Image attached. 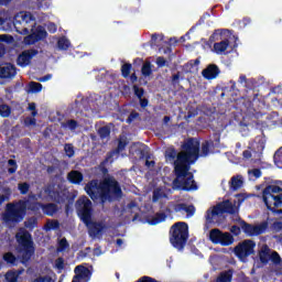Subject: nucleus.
I'll list each match as a JSON object with an SVG mask.
<instances>
[{
    "mask_svg": "<svg viewBox=\"0 0 282 282\" xmlns=\"http://www.w3.org/2000/svg\"><path fill=\"white\" fill-rule=\"evenodd\" d=\"M17 69L12 64H6L0 66V78H14Z\"/></svg>",
    "mask_w": 282,
    "mask_h": 282,
    "instance_id": "obj_15",
    "label": "nucleus"
},
{
    "mask_svg": "<svg viewBox=\"0 0 282 282\" xmlns=\"http://www.w3.org/2000/svg\"><path fill=\"white\" fill-rule=\"evenodd\" d=\"M121 72H122V76H124V78H127V76H129V74H131V65L124 64L121 67Z\"/></svg>",
    "mask_w": 282,
    "mask_h": 282,
    "instance_id": "obj_40",
    "label": "nucleus"
},
{
    "mask_svg": "<svg viewBox=\"0 0 282 282\" xmlns=\"http://www.w3.org/2000/svg\"><path fill=\"white\" fill-rule=\"evenodd\" d=\"M0 41L2 43H12L13 40L11 35L2 34L0 35Z\"/></svg>",
    "mask_w": 282,
    "mask_h": 282,
    "instance_id": "obj_47",
    "label": "nucleus"
},
{
    "mask_svg": "<svg viewBox=\"0 0 282 282\" xmlns=\"http://www.w3.org/2000/svg\"><path fill=\"white\" fill-rule=\"evenodd\" d=\"M214 50L217 54H224V52H226V50H228V42L224 41L220 43H216L214 45Z\"/></svg>",
    "mask_w": 282,
    "mask_h": 282,
    "instance_id": "obj_28",
    "label": "nucleus"
},
{
    "mask_svg": "<svg viewBox=\"0 0 282 282\" xmlns=\"http://www.w3.org/2000/svg\"><path fill=\"white\" fill-rule=\"evenodd\" d=\"M243 186V177L242 176H234L230 182V188L232 191H239Z\"/></svg>",
    "mask_w": 282,
    "mask_h": 282,
    "instance_id": "obj_20",
    "label": "nucleus"
},
{
    "mask_svg": "<svg viewBox=\"0 0 282 282\" xmlns=\"http://www.w3.org/2000/svg\"><path fill=\"white\" fill-rule=\"evenodd\" d=\"M45 195H47L48 199H53L54 202H65V198L63 197L65 193H58V187L51 186L45 189Z\"/></svg>",
    "mask_w": 282,
    "mask_h": 282,
    "instance_id": "obj_14",
    "label": "nucleus"
},
{
    "mask_svg": "<svg viewBox=\"0 0 282 282\" xmlns=\"http://www.w3.org/2000/svg\"><path fill=\"white\" fill-rule=\"evenodd\" d=\"M124 147H127V143L121 139L119 141L118 151H122V149H124Z\"/></svg>",
    "mask_w": 282,
    "mask_h": 282,
    "instance_id": "obj_57",
    "label": "nucleus"
},
{
    "mask_svg": "<svg viewBox=\"0 0 282 282\" xmlns=\"http://www.w3.org/2000/svg\"><path fill=\"white\" fill-rule=\"evenodd\" d=\"M66 129H70V131H74L76 129V121L70 120L66 123Z\"/></svg>",
    "mask_w": 282,
    "mask_h": 282,
    "instance_id": "obj_49",
    "label": "nucleus"
},
{
    "mask_svg": "<svg viewBox=\"0 0 282 282\" xmlns=\"http://www.w3.org/2000/svg\"><path fill=\"white\" fill-rule=\"evenodd\" d=\"M164 219H166V215L160 213L156 214L155 217L148 219V224H150V226H158V224H162Z\"/></svg>",
    "mask_w": 282,
    "mask_h": 282,
    "instance_id": "obj_23",
    "label": "nucleus"
},
{
    "mask_svg": "<svg viewBox=\"0 0 282 282\" xmlns=\"http://www.w3.org/2000/svg\"><path fill=\"white\" fill-rule=\"evenodd\" d=\"M91 279V272L89 269L85 268L84 265H78L75 268V276L73 282H89Z\"/></svg>",
    "mask_w": 282,
    "mask_h": 282,
    "instance_id": "obj_12",
    "label": "nucleus"
},
{
    "mask_svg": "<svg viewBox=\"0 0 282 282\" xmlns=\"http://www.w3.org/2000/svg\"><path fill=\"white\" fill-rule=\"evenodd\" d=\"M224 232H220L219 229H214L209 234V239L213 243H219L221 241V236Z\"/></svg>",
    "mask_w": 282,
    "mask_h": 282,
    "instance_id": "obj_26",
    "label": "nucleus"
},
{
    "mask_svg": "<svg viewBox=\"0 0 282 282\" xmlns=\"http://www.w3.org/2000/svg\"><path fill=\"white\" fill-rule=\"evenodd\" d=\"M34 199L39 198H36V196H31L28 202L20 200L15 204H8L7 212L4 213V221H21L25 216V210H28V208H30L31 210H39V208H42L45 215L51 216L56 213L57 208L54 204L41 206L40 204L35 203L33 205H30V202H34Z\"/></svg>",
    "mask_w": 282,
    "mask_h": 282,
    "instance_id": "obj_4",
    "label": "nucleus"
},
{
    "mask_svg": "<svg viewBox=\"0 0 282 282\" xmlns=\"http://www.w3.org/2000/svg\"><path fill=\"white\" fill-rule=\"evenodd\" d=\"M25 124H28L29 127H34V124H36V119L34 118H28L25 120Z\"/></svg>",
    "mask_w": 282,
    "mask_h": 282,
    "instance_id": "obj_52",
    "label": "nucleus"
},
{
    "mask_svg": "<svg viewBox=\"0 0 282 282\" xmlns=\"http://www.w3.org/2000/svg\"><path fill=\"white\" fill-rule=\"evenodd\" d=\"M249 175H252L253 177H261V171L260 170H251V171H249Z\"/></svg>",
    "mask_w": 282,
    "mask_h": 282,
    "instance_id": "obj_50",
    "label": "nucleus"
},
{
    "mask_svg": "<svg viewBox=\"0 0 282 282\" xmlns=\"http://www.w3.org/2000/svg\"><path fill=\"white\" fill-rule=\"evenodd\" d=\"M8 19H10L8 11H0V30H8V28L4 26Z\"/></svg>",
    "mask_w": 282,
    "mask_h": 282,
    "instance_id": "obj_29",
    "label": "nucleus"
},
{
    "mask_svg": "<svg viewBox=\"0 0 282 282\" xmlns=\"http://www.w3.org/2000/svg\"><path fill=\"white\" fill-rule=\"evenodd\" d=\"M69 250V243H67V239L62 238L58 240L57 251L58 252H67Z\"/></svg>",
    "mask_w": 282,
    "mask_h": 282,
    "instance_id": "obj_30",
    "label": "nucleus"
},
{
    "mask_svg": "<svg viewBox=\"0 0 282 282\" xmlns=\"http://www.w3.org/2000/svg\"><path fill=\"white\" fill-rule=\"evenodd\" d=\"M273 160L276 166H279V169H282V147L275 152Z\"/></svg>",
    "mask_w": 282,
    "mask_h": 282,
    "instance_id": "obj_32",
    "label": "nucleus"
},
{
    "mask_svg": "<svg viewBox=\"0 0 282 282\" xmlns=\"http://www.w3.org/2000/svg\"><path fill=\"white\" fill-rule=\"evenodd\" d=\"M69 40H67L66 37H61L58 41H57V47L58 50H68L69 48Z\"/></svg>",
    "mask_w": 282,
    "mask_h": 282,
    "instance_id": "obj_31",
    "label": "nucleus"
},
{
    "mask_svg": "<svg viewBox=\"0 0 282 282\" xmlns=\"http://www.w3.org/2000/svg\"><path fill=\"white\" fill-rule=\"evenodd\" d=\"M239 227L241 228V230H243L245 234L248 235V237H257L259 235H263V232L268 230L267 223H261L259 225H248L243 223V220H240Z\"/></svg>",
    "mask_w": 282,
    "mask_h": 282,
    "instance_id": "obj_10",
    "label": "nucleus"
},
{
    "mask_svg": "<svg viewBox=\"0 0 282 282\" xmlns=\"http://www.w3.org/2000/svg\"><path fill=\"white\" fill-rule=\"evenodd\" d=\"M19 191L20 193H22V195H25V193L30 191V185H28L26 183H21L19 184Z\"/></svg>",
    "mask_w": 282,
    "mask_h": 282,
    "instance_id": "obj_44",
    "label": "nucleus"
},
{
    "mask_svg": "<svg viewBox=\"0 0 282 282\" xmlns=\"http://www.w3.org/2000/svg\"><path fill=\"white\" fill-rule=\"evenodd\" d=\"M210 148V143L208 141L203 142L202 150H200V156L206 158L208 155V149Z\"/></svg>",
    "mask_w": 282,
    "mask_h": 282,
    "instance_id": "obj_36",
    "label": "nucleus"
},
{
    "mask_svg": "<svg viewBox=\"0 0 282 282\" xmlns=\"http://www.w3.org/2000/svg\"><path fill=\"white\" fill-rule=\"evenodd\" d=\"M224 232H220L219 229H214L209 234V239L213 243H219L221 241V236Z\"/></svg>",
    "mask_w": 282,
    "mask_h": 282,
    "instance_id": "obj_25",
    "label": "nucleus"
},
{
    "mask_svg": "<svg viewBox=\"0 0 282 282\" xmlns=\"http://www.w3.org/2000/svg\"><path fill=\"white\" fill-rule=\"evenodd\" d=\"M250 155H251L250 151H245L243 152V158L248 159V158H250Z\"/></svg>",
    "mask_w": 282,
    "mask_h": 282,
    "instance_id": "obj_60",
    "label": "nucleus"
},
{
    "mask_svg": "<svg viewBox=\"0 0 282 282\" xmlns=\"http://www.w3.org/2000/svg\"><path fill=\"white\" fill-rule=\"evenodd\" d=\"M17 240L20 245V254L22 261H28L34 254V247L32 246V238L25 230H20L17 234Z\"/></svg>",
    "mask_w": 282,
    "mask_h": 282,
    "instance_id": "obj_9",
    "label": "nucleus"
},
{
    "mask_svg": "<svg viewBox=\"0 0 282 282\" xmlns=\"http://www.w3.org/2000/svg\"><path fill=\"white\" fill-rule=\"evenodd\" d=\"M55 268L57 270H63V268H65V261L63 260V258H58L56 261H55Z\"/></svg>",
    "mask_w": 282,
    "mask_h": 282,
    "instance_id": "obj_46",
    "label": "nucleus"
},
{
    "mask_svg": "<svg viewBox=\"0 0 282 282\" xmlns=\"http://www.w3.org/2000/svg\"><path fill=\"white\" fill-rule=\"evenodd\" d=\"M143 76H151V63L147 62L142 67Z\"/></svg>",
    "mask_w": 282,
    "mask_h": 282,
    "instance_id": "obj_37",
    "label": "nucleus"
},
{
    "mask_svg": "<svg viewBox=\"0 0 282 282\" xmlns=\"http://www.w3.org/2000/svg\"><path fill=\"white\" fill-rule=\"evenodd\" d=\"M274 230H282V221H276L273 225Z\"/></svg>",
    "mask_w": 282,
    "mask_h": 282,
    "instance_id": "obj_55",
    "label": "nucleus"
},
{
    "mask_svg": "<svg viewBox=\"0 0 282 282\" xmlns=\"http://www.w3.org/2000/svg\"><path fill=\"white\" fill-rule=\"evenodd\" d=\"M145 166H148V169H153V166H155V162L151 161V158L149 156L147 158Z\"/></svg>",
    "mask_w": 282,
    "mask_h": 282,
    "instance_id": "obj_51",
    "label": "nucleus"
},
{
    "mask_svg": "<svg viewBox=\"0 0 282 282\" xmlns=\"http://www.w3.org/2000/svg\"><path fill=\"white\" fill-rule=\"evenodd\" d=\"M29 109L31 112V116H33V118L36 116V104L32 102V104H29Z\"/></svg>",
    "mask_w": 282,
    "mask_h": 282,
    "instance_id": "obj_48",
    "label": "nucleus"
},
{
    "mask_svg": "<svg viewBox=\"0 0 282 282\" xmlns=\"http://www.w3.org/2000/svg\"><path fill=\"white\" fill-rule=\"evenodd\" d=\"M138 147H140L141 151H147V148L142 147L141 144H135L134 149L138 148Z\"/></svg>",
    "mask_w": 282,
    "mask_h": 282,
    "instance_id": "obj_62",
    "label": "nucleus"
},
{
    "mask_svg": "<svg viewBox=\"0 0 282 282\" xmlns=\"http://www.w3.org/2000/svg\"><path fill=\"white\" fill-rule=\"evenodd\" d=\"M47 29H48V32L54 33V32H56V24L50 23L48 26H47Z\"/></svg>",
    "mask_w": 282,
    "mask_h": 282,
    "instance_id": "obj_56",
    "label": "nucleus"
},
{
    "mask_svg": "<svg viewBox=\"0 0 282 282\" xmlns=\"http://www.w3.org/2000/svg\"><path fill=\"white\" fill-rule=\"evenodd\" d=\"M40 83H47V80H52V75H46L39 79Z\"/></svg>",
    "mask_w": 282,
    "mask_h": 282,
    "instance_id": "obj_54",
    "label": "nucleus"
},
{
    "mask_svg": "<svg viewBox=\"0 0 282 282\" xmlns=\"http://www.w3.org/2000/svg\"><path fill=\"white\" fill-rule=\"evenodd\" d=\"M2 54H6V48H3L2 45H0V56H1Z\"/></svg>",
    "mask_w": 282,
    "mask_h": 282,
    "instance_id": "obj_61",
    "label": "nucleus"
},
{
    "mask_svg": "<svg viewBox=\"0 0 282 282\" xmlns=\"http://www.w3.org/2000/svg\"><path fill=\"white\" fill-rule=\"evenodd\" d=\"M77 215L80 217L82 221L89 229V235L91 237H98L101 232L105 231V224L102 223H94L91 220V200L89 198L83 196L77 202Z\"/></svg>",
    "mask_w": 282,
    "mask_h": 282,
    "instance_id": "obj_6",
    "label": "nucleus"
},
{
    "mask_svg": "<svg viewBox=\"0 0 282 282\" xmlns=\"http://www.w3.org/2000/svg\"><path fill=\"white\" fill-rule=\"evenodd\" d=\"M34 282H54V279L50 275L40 276Z\"/></svg>",
    "mask_w": 282,
    "mask_h": 282,
    "instance_id": "obj_45",
    "label": "nucleus"
},
{
    "mask_svg": "<svg viewBox=\"0 0 282 282\" xmlns=\"http://www.w3.org/2000/svg\"><path fill=\"white\" fill-rule=\"evenodd\" d=\"M273 263H281V256L278 252L272 251L270 258Z\"/></svg>",
    "mask_w": 282,
    "mask_h": 282,
    "instance_id": "obj_39",
    "label": "nucleus"
},
{
    "mask_svg": "<svg viewBox=\"0 0 282 282\" xmlns=\"http://www.w3.org/2000/svg\"><path fill=\"white\" fill-rule=\"evenodd\" d=\"M271 254H272V251L270 250V248H268V246L263 245L259 252L260 261L262 263H268V261H270Z\"/></svg>",
    "mask_w": 282,
    "mask_h": 282,
    "instance_id": "obj_18",
    "label": "nucleus"
},
{
    "mask_svg": "<svg viewBox=\"0 0 282 282\" xmlns=\"http://www.w3.org/2000/svg\"><path fill=\"white\" fill-rule=\"evenodd\" d=\"M203 76L207 80H213L219 76V68L216 65H209L203 70Z\"/></svg>",
    "mask_w": 282,
    "mask_h": 282,
    "instance_id": "obj_16",
    "label": "nucleus"
},
{
    "mask_svg": "<svg viewBox=\"0 0 282 282\" xmlns=\"http://www.w3.org/2000/svg\"><path fill=\"white\" fill-rule=\"evenodd\" d=\"M162 197H166V192H164V189L156 188L153 194V202H160Z\"/></svg>",
    "mask_w": 282,
    "mask_h": 282,
    "instance_id": "obj_34",
    "label": "nucleus"
},
{
    "mask_svg": "<svg viewBox=\"0 0 282 282\" xmlns=\"http://www.w3.org/2000/svg\"><path fill=\"white\" fill-rule=\"evenodd\" d=\"M8 166L9 173H17V162H14V160H9Z\"/></svg>",
    "mask_w": 282,
    "mask_h": 282,
    "instance_id": "obj_43",
    "label": "nucleus"
},
{
    "mask_svg": "<svg viewBox=\"0 0 282 282\" xmlns=\"http://www.w3.org/2000/svg\"><path fill=\"white\" fill-rule=\"evenodd\" d=\"M254 242L251 240H245L235 248V254L240 259V261H246L247 257L254 253Z\"/></svg>",
    "mask_w": 282,
    "mask_h": 282,
    "instance_id": "obj_11",
    "label": "nucleus"
},
{
    "mask_svg": "<svg viewBox=\"0 0 282 282\" xmlns=\"http://www.w3.org/2000/svg\"><path fill=\"white\" fill-rule=\"evenodd\" d=\"M188 239V225L186 223H176L171 229L170 241L174 248L182 250Z\"/></svg>",
    "mask_w": 282,
    "mask_h": 282,
    "instance_id": "obj_8",
    "label": "nucleus"
},
{
    "mask_svg": "<svg viewBox=\"0 0 282 282\" xmlns=\"http://www.w3.org/2000/svg\"><path fill=\"white\" fill-rule=\"evenodd\" d=\"M10 113H12V110L10 109V106H8V105H1L0 106V116H2V118L10 117Z\"/></svg>",
    "mask_w": 282,
    "mask_h": 282,
    "instance_id": "obj_35",
    "label": "nucleus"
},
{
    "mask_svg": "<svg viewBox=\"0 0 282 282\" xmlns=\"http://www.w3.org/2000/svg\"><path fill=\"white\" fill-rule=\"evenodd\" d=\"M133 89H134L135 96L140 100L141 107H143V108L147 107V105H149V101L147 99L142 98V96L144 95V90L138 86H134Z\"/></svg>",
    "mask_w": 282,
    "mask_h": 282,
    "instance_id": "obj_21",
    "label": "nucleus"
},
{
    "mask_svg": "<svg viewBox=\"0 0 282 282\" xmlns=\"http://www.w3.org/2000/svg\"><path fill=\"white\" fill-rule=\"evenodd\" d=\"M117 246H122V240L118 239L117 240Z\"/></svg>",
    "mask_w": 282,
    "mask_h": 282,
    "instance_id": "obj_64",
    "label": "nucleus"
},
{
    "mask_svg": "<svg viewBox=\"0 0 282 282\" xmlns=\"http://www.w3.org/2000/svg\"><path fill=\"white\" fill-rule=\"evenodd\" d=\"M3 260L12 265L17 261V258L12 253H6Z\"/></svg>",
    "mask_w": 282,
    "mask_h": 282,
    "instance_id": "obj_38",
    "label": "nucleus"
},
{
    "mask_svg": "<svg viewBox=\"0 0 282 282\" xmlns=\"http://www.w3.org/2000/svg\"><path fill=\"white\" fill-rule=\"evenodd\" d=\"M246 199V196L242 194L237 195L232 200H226L221 204H218L216 207H212L207 210L206 221L207 224H221V215L224 213H229L235 215L239 212V206Z\"/></svg>",
    "mask_w": 282,
    "mask_h": 282,
    "instance_id": "obj_5",
    "label": "nucleus"
},
{
    "mask_svg": "<svg viewBox=\"0 0 282 282\" xmlns=\"http://www.w3.org/2000/svg\"><path fill=\"white\" fill-rule=\"evenodd\" d=\"M110 130L108 127H102L99 129L100 138H109Z\"/></svg>",
    "mask_w": 282,
    "mask_h": 282,
    "instance_id": "obj_41",
    "label": "nucleus"
},
{
    "mask_svg": "<svg viewBox=\"0 0 282 282\" xmlns=\"http://www.w3.org/2000/svg\"><path fill=\"white\" fill-rule=\"evenodd\" d=\"M239 228H240V227L232 226V227H231V232H234V235H239Z\"/></svg>",
    "mask_w": 282,
    "mask_h": 282,
    "instance_id": "obj_58",
    "label": "nucleus"
},
{
    "mask_svg": "<svg viewBox=\"0 0 282 282\" xmlns=\"http://www.w3.org/2000/svg\"><path fill=\"white\" fill-rule=\"evenodd\" d=\"M232 281V271H227L225 273H223L217 282H231Z\"/></svg>",
    "mask_w": 282,
    "mask_h": 282,
    "instance_id": "obj_33",
    "label": "nucleus"
},
{
    "mask_svg": "<svg viewBox=\"0 0 282 282\" xmlns=\"http://www.w3.org/2000/svg\"><path fill=\"white\" fill-rule=\"evenodd\" d=\"M263 202L269 210L282 215V184L269 185L263 191Z\"/></svg>",
    "mask_w": 282,
    "mask_h": 282,
    "instance_id": "obj_7",
    "label": "nucleus"
},
{
    "mask_svg": "<svg viewBox=\"0 0 282 282\" xmlns=\"http://www.w3.org/2000/svg\"><path fill=\"white\" fill-rule=\"evenodd\" d=\"M64 151L68 158L74 156V147L72 144H66Z\"/></svg>",
    "mask_w": 282,
    "mask_h": 282,
    "instance_id": "obj_42",
    "label": "nucleus"
},
{
    "mask_svg": "<svg viewBox=\"0 0 282 282\" xmlns=\"http://www.w3.org/2000/svg\"><path fill=\"white\" fill-rule=\"evenodd\" d=\"M156 64L159 67H164V65H166V61L163 57H158Z\"/></svg>",
    "mask_w": 282,
    "mask_h": 282,
    "instance_id": "obj_53",
    "label": "nucleus"
},
{
    "mask_svg": "<svg viewBox=\"0 0 282 282\" xmlns=\"http://www.w3.org/2000/svg\"><path fill=\"white\" fill-rule=\"evenodd\" d=\"M20 274H21V272H19V271H9L6 274V281L7 282H19Z\"/></svg>",
    "mask_w": 282,
    "mask_h": 282,
    "instance_id": "obj_27",
    "label": "nucleus"
},
{
    "mask_svg": "<svg viewBox=\"0 0 282 282\" xmlns=\"http://www.w3.org/2000/svg\"><path fill=\"white\" fill-rule=\"evenodd\" d=\"M176 213H186L187 217H193L195 215V207L193 205L186 206L184 204H178L174 206Z\"/></svg>",
    "mask_w": 282,
    "mask_h": 282,
    "instance_id": "obj_17",
    "label": "nucleus"
},
{
    "mask_svg": "<svg viewBox=\"0 0 282 282\" xmlns=\"http://www.w3.org/2000/svg\"><path fill=\"white\" fill-rule=\"evenodd\" d=\"M68 181L72 184H80L83 182V174L78 171H72L68 173Z\"/></svg>",
    "mask_w": 282,
    "mask_h": 282,
    "instance_id": "obj_19",
    "label": "nucleus"
},
{
    "mask_svg": "<svg viewBox=\"0 0 282 282\" xmlns=\"http://www.w3.org/2000/svg\"><path fill=\"white\" fill-rule=\"evenodd\" d=\"M85 191L91 199H101V202H113L122 195V189L113 178H106L101 183L91 181L86 185Z\"/></svg>",
    "mask_w": 282,
    "mask_h": 282,
    "instance_id": "obj_3",
    "label": "nucleus"
},
{
    "mask_svg": "<svg viewBox=\"0 0 282 282\" xmlns=\"http://www.w3.org/2000/svg\"><path fill=\"white\" fill-rule=\"evenodd\" d=\"M218 243H220V246H232V243H235V238H232V235L225 232Z\"/></svg>",
    "mask_w": 282,
    "mask_h": 282,
    "instance_id": "obj_22",
    "label": "nucleus"
},
{
    "mask_svg": "<svg viewBox=\"0 0 282 282\" xmlns=\"http://www.w3.org/2000/svg\"><path fill=\"white\" fill-rule=\"evenodd\" d=\"M36 54H39V52L35 50L22 52L18 57V65H20V67H28Z\"/></svg>",
    "mask_w": 282,
    "mask_h": 282,
    "instance_id": "obj_13",
    "label": "nucleus"
},
{
    "mask_svg": "<svg viewBox=\"0 0 282 282\" xmlns=\"http://www.w3.org/2000/svg\"><path fill=\"white\" fill-rule=\"evenodd\" d=\"M13 25L19 34H29L24 37L26 45H33L36 41L45 39L47 32L43 26H36L34 17L30 12H20L14 17Z\"/></svg>",
    "mask_w": 282,
    "mask_h": 282,
    "instance_id": "obj_2",
    "label": "nucleus"
},
{
    "mask_svg": "<svg viewBox=\"0 0 282 282\" xmlns=\"http://www.w3.org/2000/svg\"><path fill=\"white\" fill-rule=\"evenodd\" d=\"M42 90H43V85H41L40 83L31 82L29 84V89H28L29 94H39Z\"/></svg>",
    "mask_w": 282,
    "mask_h": 282,
    "instance_id": "obj_24",
    "label": "nucleus"
},
{
    "mask_svg": "<svg viewBox=\"0 0 282 282\" xmlns=\"http://www.w3.org/2000/svg\"><path fill=\"white\" fill-rule=\"evenodd\" d=\"M134 118H138V113H131L130 117L127 119V122H131Z\"/></svg>",
    "mask_w": 282,
    "mask_h": 282,
    "instance_id": "obj_59",
    "label": "nucleus"
},
{
    "mask_svg": "<svg viewBox=\"0 0 282 282\" xmlns=\"http://www.w3.org/2000/svg\"><path fill=\"white\" fill-rule=\"evenodd\" d=\"M197 158H199V141L197 139L188 140L178 154L173 149L166 150L165 160L170 164H174L176 173V180L173 182L174 188L197 191V184L193 180V174L188 172V164H193Z\"/></svg>",
    "mask_w": 282,
    "mask_h": 282,
    "instance_id": "obj_1",
    "label": "nucleus"
},
{
    "mask_svg": "<svg viewBox=\"0 0 282 282\" xmlns=\"http://www.w3.org/2000/svg\"><path fill=\"white\" fill-rule=\"evenodd\" d=\"M2 202H6V196H2V195L0 194V204H1Z\"/></svg>",
    "mask_w": 282,
    "mask_h": 282,
    "instance_id": "obj_63",
    "label": "nucleus"
}]
</instances>
